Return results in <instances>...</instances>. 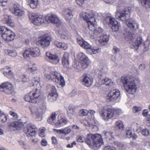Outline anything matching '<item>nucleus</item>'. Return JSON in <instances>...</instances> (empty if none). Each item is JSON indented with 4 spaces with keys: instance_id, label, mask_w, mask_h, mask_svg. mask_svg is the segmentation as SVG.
Wrapping results in <instances>:
<instances>
[{
    "instance_id": "1",
    "label": "nucleus",
    "mask_w": 150,
    "mask_h": 150,
    "mask_svg": "<svg viewBox=\"0 0 150 150\" xmlns=\"http://www.w3.org/2000/svg\"><path fill=\"white\" fill-rule=\"evenodd\" d=\"M120 81L127 92V94L128 97H129V94L134 95L135 93L137 82L135 78L132 76L122 77Z\"/></svg>"
},
{
    "instance_id": "2",
    "label": "nucleus",
    "mask_w": 150,
    "mask_h": 150,
    "mask_svg": "<svg viewBox=\"0 0 150 150\" xmlns=\"http://www.w3.org/2000/svg\"><path fill=\"white\" fill-rule=\"evenodd\" d=\"M130 13L129 10L117 11L115 17L117 19L122 21H126V24L130 29L135 30L138 28V24L136 22L131 20H128L130 18Z\"/></svg>"
},
{
    "instance_id": "3",
    "label": "nucleus",
    "mask_w": 150,
    "mask_h": 150,
    "mask_svg": "<svg viewBox=\"0 0 150 150\" xmlns=\"http://www.w3.org/2000/svg\"><path fill=\"white\" fill-rule=\"evenodd\" d=\"M114 113L117 115H119L122 113V112L119 108L114 109L111 107L106 106L103 108L100 112V115L103 119L107 121L113 117Z\"/></svg>"
},
{
    "instance_id": "4",
    "label": "nucleus",
    "mask_w": 150,
    "mask_h": 150,
    "mask_svg": "<svg viewBox=\"0 0 150 150\" xmlns=\"http://www.w3.org/2000/svg\"><path fill=\"white\" fill-rule=\"evenodd\" d=\"M86 142L89 147L93 149L96 147L98 148L103 144L102 137L99 134H88Z\"/></svg>"
},
{
    "instance_id": "5",
    "label": "nucleus",
    "mask_w": 150,
    "mask_h": 150,
    "mask_svg": "<svg viewBox=\"0 0 150 150\" xmlns=\"http://www.w3.org/2000/svg\"><path fill=\"white\" fill-rule=\"evenodd\" d=\"M0 30L2 37L5 41L9 42L14 39L15 35L11 30L4 26H1L0 27Z\"/></svg>"
},
{
    "instance_id": "6",
    "label": "nucleus",
    "mask_w": 150,
    "mask_h": 150,
    "mask_svg": "<svg viewBox=\"0 0 150 150\" xmlns=\"http://www.w3.org/2000/svg\"><path fill=\"white\" fill-rule=\"evenodd\" d=\"M51 37L47 34L38 38L37 40L36 44L42 48L49 46L50 44Z\"/></svg>"
},
{
    "instance_id": "7",
    "label": "nucleus",
    "mask_w": 150,
    "mask_h": 150,
    "mask_svg": "<svg viewBox=\"0 0 150 150\" xmlns=\"http://www.w3.org/2000/svg\"><path fill=\"white\" fill-rule=\"evenodd\" d=\"M40 54V50L38 47H31L25 50L23 53V55L24 58H27L30 56L38 57Z\"/></svg>"
},
{
    "instance_id": "8",
    "label": "nucleus",
    "mask_w": 150,
    "mask_h": 150,
    "mask_svg": "<svg viewBox=\"0 0 150 150\" xmlns=\"http://www.w3.org/2000/svg\"><path fill=\"white\" fill-rule=\"evenodd\" d=\"M29 18L34 25H40L45 21V16L42 15H38L34 13L30 14Z\"/></svg>"
},
{
    "instance_id": "9",
    "label": "nucleus",
    "mask_w": 150,
    "mask_h": 150,
    "mask_svg": "<svg viewBox=\"0 0 150 150\" xmlns=\"http://www.w3.org/2000/svg\"><path fill=\"white\" fill-rule=\"evenodd\" d=\"M105 21L111 27L113 31L117 32L119 30L120 24L115 18L110 16L107 17L105 19Z\"/></svg>"
},
{
    "instance_id": "10",
    "label": "nucleus",
    "mask_w": 150,
    "mask_h": 150,
    "mask_svg": "<svg viewBox=\"0 0 150 150\" xmlns=\"http://www.w3.org/2000/svg\"><path fill=\"white\" fill-rule=\"evenodd\" d=\"M47 88H50V90L48 96V101L50 102L55 101L58 97V95L56 93L55 86L48 85L47 86Z\"/></svg>"
},
{
    "instance_id": "11",
    "label": "nucleus",
    "mask_w": 150,
    "mask_h": 150,
    "mask_svg": "<svg viewBox=\"0 0 150 150\" xmlns=\"http://www.w3.org/2000/svg\"><path fill=\"white\" fill-rule=\"evenodd\" d=\"M120 95L119 90L118 89H113L107 94L106 99L109 102H113L118 98Z\"/></svg>"
},
{
    "instance_id": "12",
    "label": "nucleus",
    "mask_w": 150,
    "mask_h": 150,
    "mask_svg": "<svg viewBox=\"0 0 150 150\" xmlns=\"http://www.w3.org/2000/svg\"><path fill=\"white\" fill-rule=\"evenodd\" d=\"M79 80L82 84L87 87L90 86L92 83V79L89 74L86 73L83 74L80 77Z\"/></svg>"
},
{
    "instance_id": "13",
    "label": "nucleus",
    "mask_w": 150,
    "mask_h": 150,
    "mask_svg": "<svg viewBox=\"0 0 150 150\" xmlns=\"http://www.w3.org/2000/svg\"><path fill=\"white\" fill-rule=\"evenodd\" d=\"M45 21L48 23H52L59 26L61 21L57 15L54 14H49L45 16Z\"/></svg>"
},
{
    "instance_id": "14",
    "label": "nucleus",
    "mask_w": 150,
    "mask_h": 150,
    "mask_svg": "<svg viewBox=\"0 0 150 150\" xmlns=\"http://www.w3.org/2000/svg\"><path fill=\"white\" fill-rule=\"evenodd\" d=\"M78 58L80 61L81 68L84 69L88 67L90 63L89 59L82 52H80L79 54L77 56Z\"/></svg>"
},
{
    "instance_id": "15",
    "label": "nucleus",
    "mask_w": 150,
    "mask_h": 150,
    "mask_svg": "<svg viewBox=\"0 0 150 150\" xmlns=\"http://www.w3.org/2000/svg\"><path fill=\"white\" fill-rule=\"evenodd\" d=\"M45 59L47 61L53 64H57L59 61L58 55L52 54L49 52L46 53Z\"/></svg>"
},
{
    "instance_id": "16",
    "label": "nucleus",
    "mask_w": 150,
    "mask_h": 150,
    "mask_svg": "<svg viewBox=\"0 0 150 150\" xmlns=\"http://www.w3.org/2000/svg\"><path fill=\"white\" fill-rule=\"evenodd\" d=\"M83 15V17L87 22L88 27L89 25H92L93 24V22H95V20L94 17L95 14L93 12L85 13Z\"/></svg>"
},
{
    "instance_id": "17",
    "label": "nucleus",
    "mask_w": 150,
    "mask_h": 150,
    "mask_svg": "<svg viewBox=\"0 0 150 150\" xmlns=\"http://www.w3.org/2000/svg\"><path fill=\"white\" fill-rule=\"evenodd\" d=\"M19 6L17 4H12L9 8V10L12 13L16 15L21 16L24 15L25 12L19 8Z\"/></svg>"
},
{
    "instance_id": "18",
    "label": "nucleus",
    "mask_w": 150,
    "mask_h": 150,
    "mask_svg": "<svg viewBox=\"0 0 150 150\" xmlns=\"http://www.w3.org/2000/svg\"><path fill=\"white\" fill-rule=\"evenodd\" d=\"M35 126L31 123L28 124L26 127L24 128V131L25 133L27 134L28 137L33 136L35 134V132L34 130Z\"/></svg>"
},
{
    "instance_id": "19",
    "label": "nucleus",
    "mask_w": 150,
    "mask_h": 150,
    "mask_svg": "<svg viewBox=\"0 0 150 150\" xmlns=\"http://www.w3.org/2000/svg\"><path fill=\"white\" fill-rule=\"evenodd\" d=\"M52 73L53 74V79L57 83L59 81L60 84L62 87H63L65 85V81L63 77L62 76L60 73L57 71H52Z\"/></svg>"
},
{
    "instance_id": "20",
    "label": "nucleus",
    "mask_w": 150,
    "mask_h": 150,
    "mask_svg": "<svg viewBox=\"0 0 150 150\" xmlns=\"http://www.w3.org/2000/svg\"><path fill=\"white\" fill-rule=\"evenodd\" d=\"M58 33L59 37L62 39L67 40L69 38L68 31L64 26H61L59 28Z\"/></svg>"
},
{
    "instance_id": "21",
    "label": "nucleus",
    "mask_w": 150,
    "mask_h": 150,
    "mask_svg": "<svg viewBox=\"0 0 150 150\" xmlns=\"http://www.w3.org/2000/svg\"><path fill=\"white\" fill-rule=\"evenodd\" d=\"M45 108V106L43 107L42 108H38L35 106H32L30 109L31 113L32 114H35L37 117H41L42 115Z\"/></svg>"
},
{
    "instance_id": "22",
    "label": "nucleus",
    "mask_w": 150,
    "mask_h": 150,
    "mask_svg": "<svg viewBox=\"0 0 150 150\" xmlns=\"http://www.w3.org/2000/svg\"><path fill=\"white\" fill-rule=\"evenodd\" d=\"M1 20L4 24H7L10 27H13L15 26V24L11 20L10 16L7 15H4Z\"/></svg>"
},
{
    "instance_id": "23",
    "label": "nucleus",
    "mask_w": 150,
    "mask_h": 150,
    "mask_svg": "<svg viewBox=\"0 0 150 150\" xmlns=\"http://www.w3.org/2000/svg\"><path fill=\"white\" fill-rule=\"evenodd\" d=\"M30 95H31L33 99L34 100V103H36L38 102L39 97L40 95V91L36 88L35 90L30 92Z\"/></svg>"
},
{
    "instance_id": "24",
    "label": "nucleus",
    "mask_w": 150,
    "mask_h": 150,
    "mask_svg": "<svg viewBox=\"0 0 150 150\" xmlns=\"http://www.w3.org/2000/svg\"><path fill=\"white\" fill-rule=\"evenodd\" d=\"M26 71L28 72L34 73L37 71V68L36 64L33 62H29L28 64Z\"/></svg>"
},
{
    "instance_id": "25",
    "label": "nucleus",
    "mask_w": 150,
    "mask_h": 150,
    "mask_svg": "<svg viewBox=\"0 0 150 150\" xmlns=\"http://www.w3.org/2000/svg\"><path fill=\"white\" fill-rule=\"evenodd\" d=\"M69 54L65 52L62 59V64L64 67L68 68L69 67Z\"/></svg>"
},
{
    "instance_id": "26",
    "label": "nucleus",
    "mask_w": 150,
    "mask_h": 150,
    "mask_svg": "<svg viewBox=\"0 0 150 150\" xmlns=\"http://www.w3.org/2000/svg\"><path fill=\"white\" fill-rule=\"evenodd\" d=\"M12 89V85L8 82L3 83L0 85V91L4 92L6 90H11Z\"/></svg>"
},
{
    "instance_id": "27",
    "label": "nucleus",
    "mask_w": 150,
    "mask_h": 150,
    "mask_svg": "<svg viewBox=\"0 0 150 150\" xmlns=\"http://www.w3.org/2000/svg\"><path fill=\"white\" fill-rule=\"evenodd\" d=\"M77 43L83 48L86 49L90 47V45L89 44L84 41L81 38H77Z\"/></svg>"
},
{
    "instance_id": "28",
    "label": "nucleus",
    "mask_w": 150,
    "mask_h": 150,
    "mask_svg": "<svg viewBox=\"0 0 150 150\" xmlns=\"http://www.w3.org/2000/svg\"><path fill=\"white\" fill-rule=\"evenodd\" d=\"M86 49L88 50V51L89 52V53L91 54L99 53L100 52L101 50L100 48L92 47L91 45L90 48Z\"/></svg>"
},
{
    "instance_id": "29",
    "label": "nucleus",
    "mask_w": 150,
    "mask_h": 150,
    "mask_svg": "<svg viewBox=\"0 0 150 150\" xmlns=\"http://www.w3.org/2000/svg\"><path fill=\"white\" fill-rule=\"evenodd\" d=\"M54 44L58 48H61L63 50H66L68 47V45L67 44L58 41H55L54 42Z\"/></svg>"
},
{
    "instance_id": "30",
    "label": "nucleus",
    "mask_w": 150,
    "mask_h": 150,
    "mask_svg": "<svg viewBox=\"0 0 150 150\" xmlns=\"http://www.w3.org/2000/svg\"><path fill=\"white\" fill-rule=\"evenodd\" d=\"M53 75L51 70H46L44 72V77L47 80H54L53 77Z\"/></svg>"
},
{
    "instance_id": "31",
    "label": "nucleus",
    "mask_w": 150,
    "mask_h": 150,
    "mask_svg": "<svg viewBox=\"0 0 150 150\" xmlns=\"http://www.w3.org/2000/svg\"><path fill=\"white\" fill-rule=\"evenodd\" d=\"M139 2L143 7L146 8H150V0H138Z\"/></svg>"
},
{
    "instance_id": "32",
    "label": "nucleus",
    "mask_w": 150,
    "mask_h": 150,
    "mask_svg": "<svg viewBox=\"0 0 150 150\" xmlns=\"http://www.w3.org/2000/svg\"><path fill=\"white\" fill-rule=\"evenodd\" d=\"M88 28L91 31L94 32L95 33L100 34L103 32V30L100 28H98L96 29L95 27L94 26V23L91 25H89Z\"/></svg>"
},
{
    "instance_id": "33",
    "label": "nucleus",
    "mask_w": 150,
    "mask_h": 150,
    "mask_svg": "<svg viewBox=\"0 0 150 150\" xmlns=\"http://www.w3.org/2000/svg\"><path fill=\"white\" fill-rule=\"evenodd\" d=\"M101 83L103 84L110 86L113 85L114 83L111 79L108 78H105L101 80Z\"/></svg>"
},
{
    "instance_id": "34",
    "label": "nucleus",
    "mask_w": 150,
    "mask_h": 150,
    "mask_svg": "<svg viewBox=\"0 0 150 150\" xmlns=\"http://www.w3.org/2000/svg\"><path fill=\"white\" fill-rule=\"evenodd\" d=\"M11 126L13 127L16 128L17 129H20L23 127L22 123L20 122H12Z\"/></svg>"
},
{
    "instance_id": "35",
    "label": "nucleus",
    "mask_w": 150,
    "mask_h": 150,
    "mask_svg": "<svg viewBox=\"0 0 150 150\" xmlns=\"http://www.w3.org/2000/svg\"><path fill=\"white\" fill-rule=\"evenodd\" d=\"M115 125V128L117 129L122 130L124 128L123 122L121 120H118L116 121Z\"/></svg>"
},
{
    "instance_id": "36",
    "label": "nucleus",
    "mask_w": 150,
    "mask_h": 150,
    "mask_svg": "<svg viewBox=\"0 0 150 150\" xmlns=\"http://www.w3.org/2000/svg\"><path fill=\"white\" fill-rule=\"evenodd\" d=\"M142 42V40L141 37H139L137 38V40L132 44L134 47L137 48Z\"/></svg>"
},
{
    "instance_id": "37",
    "label": "nucleus",
    "mask_w": 150,
    "mask_h": 150,
    "mask_svg": "<svg viewBox=\"0 0 150 150\" xmlns=\"http://www.w3.org/2000/svg\"><path fill=\"white\" fill-rule=\"evenodd\" d=\"M20 81H23L28 82L30 81V78L28 76L25 75H23L20 76V78L18 79Z\"/></svg>"
},
{
    "instance_id": "38",
    "label": "nucleus",
    "mask_w": 150,
    "mask_h": 150,
    "mask_svg": "<svg viewBox=\"0 0 150 150\" xmlns=\"http://www.w3.org/2000/svg\"><path fill=\"white\" fill-rule=\"evenodd\" d=\"M71 131V129L68 128H67L63 129H59L57 130V132L59 134H63L66 135L69 133Z\"/></svg>"
},
{
    "instance_id": "39",
    "label": "nucleus",
    "mask_w": 150,
    "mask_h": 150,
    "mask_svg": "<svg viewBox=\"0 0 150 150\" xmlns=\"http://www.w3.org/2000/svg\"><path fill=\"white\" fill-rule=\"evenodd\" d=\"M96 43L97 45L99 46H103L105 44V43L104 42V41L103 40L100 36L96 38Z\"/></svg>"
},
{
    "instance_id": "40",
    "label": "nucleus",
    "mask_w": 150,
    "mask_h": 150,
    "mask_svg": "<svg viewBox=\"0 0 150 150\" xmlns=\"http://www.w3.org/2000/svg\"><path fill=\"white\" fill-rule=\"evenodd\" d=\"M30 7L33 9L36 8L38 5V0H29Z\"/></svg>"
},
{
    "instance_id": "41",
    "label": "nucleus",
    "mask_w": 150,
    "mask_h": 150,
    "mask_svg": "<svg viewBox=\"0 0 150 150\" xmlns=\"http://www.w3.org/2000/svg\"><path fill=\"white\" fill-rule=\"evenodd\" d=\"M103 133L106 138L111 139V138L113 137V133L111 131H103Z\"/></svg>"
},
{
    "instance_id": "42",
    "label": "nucleus",
    "mask_w": 150,
    "mask_h": 150,
    "mask_svg": "<svg viewBox=\"0 0 150 150\" xmlns=\"http://www.w3.org/2000/svg\"><path fill=\"white\" fill-rule=\"evenodd\" d=\"M25 100L29 102L34 103V100L33 99L31 95H30V93L28 95H26L24 97Z\"/></svg>"
},
{
    "instance_id": "43",
    "label": "nucleus",
    "mask_w": 150,
    "mask_h": 150,
    "mask_svg": "<svg viewBox=\"0 0 150 150\" xmlns=\"http://www.w3.org/2000/svg\"><path fill=\"white\" fill-rule=\"evenodd\" d=\"M76 140L77 142L83 143L85 142L86 143V140H85V137L82 136L77 135L76 137Z\"/></svg>"
},
{
    "instance_id": "44",
    "label": "nucleus",
    "mask_w": 150,
    "mask_h": 150,
    "mask_svg": "<svg viewBox=\"0 0 150 150\" xmlns=\"http://www.w3.org/2000/svg\"><path fill=\"white\" fill-rule=\"evenodd\" d=\"M58 123L59 125H65L67 123V121L64 118L61 117V115H59L58 117Z\"/></svg>"
},
{
    "instance_id": "45",
    "label": "nucleus",
    "mask_w": 150,
    "mask_h": 150,
    "mask_svg": "<svg viewBox=\"0 0 150 150\" xmlns=\"http://www.w3.org/2000/svg\"><path fill=\"white\" fill-rule=\"evenodd\" d=\"M134 35V34L131 33L130 32H126L125 38L126 39H127L128 40V39H129L131 41H132Z\"/></svg>"
},
{
    "instance_id": "46",
    "label": "nucleus",
    "mask_w": 150,
    "mask_h": 150,
    "mask_svg": "<svg viewBox=\"0 0 150 150\" xmlns=\"http://www.w3.org/2000/svg\"><path fill=\"white\" fill-rule=\"evenodd\" d=\"M141 132L142 134L144 136H147L148 135L150 136V130L144 129L142 130Z\"/></svg>"
},
{
    "instance_id": "47",
    "label": "nucleus",
    "mask_w": 150,
    "mask_h": 150,
    "mask_svg": "<svg viewBox=\"0 0 150 150\" xmlns=\"http://www.w3.org/2000/svg\"><path fill=\"white\" fill-rule=\"evenodd\" d=\"M4 69L5 70L3 71V74L5 75H11L12 72L11 70L10 69V68L8 67H5L4 68Z\"/></svg>"
},
{
    "instance_id": "48",
    "label": "nucleus",
    "mask_w": 150,
    "mask_h": 150,
    "mask_svg": "<svg viewBox=\"0 0 150 150\" xmlns=\"http://www.w3.org/2000/svg\"><path fill=\"white\" fill-rule=\"evenodd\" d=\"M150 44V41L147 40L144 44V52H146L148 51L149 49V45Z\"/></svg>"
},
{
    "instance_id": "49",
    "label": "nucleus",
    "mask_w": 150,
    "mask_h": 150,
    "mask_svg": "<svg viewBox=\"0 0 150 150\" xmlns=\"http://www.w3.org/2000/svg\"><path fill=\"white\" fill-rule=\"evenodd\" d=\"M8 55L12 57H15L17 55V53L15 50H8Z\"/></svg>"
},
{
    "instance_id": "50",
    "label": "nucleus",
    "mask_w": 150,
    "mask_h": 150,
    "mask_svg": "<svg viewBox=\"0 0 150 150\" xmlns=\"http://www.w3.org/2000/svg\"><path fill=\"white\" fill-rule=\"evenodd\" d=\"M45 130L46 129L45 127H43L42 128H40L39 136L41 137H44L45 136Z\"/></svg>"
},
{
    "instance_id": "51",
    "label": "nucleus",
    "mask_w": 150,
    "mask_h": 150,
    "mask_svg": "<svg viewBox=\"0 0 150 150\" xmlns=\"http://www.w3.org/2000/svg\"><path fill=\"white\" fill-rule=\"evenodd\" d=\"M71 13H72V11L69 8H64L63 10L62 14L64 16Z\"/></svg>"
},
{
    "instance_id": "52",
    "label": "nucleus",
    "mask_w": 150,
    "mask_h": 150,
    "mask_svg": "<svg viewBox=\"0 0 150 150\" xmlns=\"http://www.w3.org/2000/svg\"><path fill=\"white\" fill-rule=\"evenodd\" d=\"M68 109L69 110L67 111V113L69 116H71L74 114V108H72L71 106H69Z\"/></svg>"
},
{
    "instance_id": "53",
    "label": "nucleus",
    "mask_w": 150,
    "mask_h": 150,
    "mask_svg": "<svg viewBox=\"0 0 150 150\" xmlns=\"http://www.w3.org/2000/svg\"><path fill=\"white\" fill-rule=\"evenodd\" d=\"M100 37L104 41V42L105 44H106L109 40V36L107 35H104L101 36Z\"/></svg>"
},
{
    "instance_id": "54",
    "label": "nucleus",
    "mask_w": 150,
    "mask_h": 150,
    "mask_svg": "<svg viewBox=\"0 0 150 150\" xmlns=\"http://www.w3.org/2000/svg\"><path fill=\"white\" fill-rule=\"evenodd\" d=\"M89 112V111L86 110H81L79 112V114L81 115H86Z\"/></svg>"
},
{
    "instance_id": "55",
    "label": "nucleus",
    "mask_w": 150,
    "mask_h": 150,
    "mask_svg": "<svg viewBox=\"0 0 150 150\" xmlns=\"http://www.w3.org/2000/svg\"><path fill=\"white\" fill-rule=\"evenodd\" d=\"M20 144L21 147L24 148L25 149H29V146L24 142L21 141L20 142Z\"/></svg>"
},
{
    "instance_id": "56",
    "label": "nucleus",
    "mask_w": 150,
    "mask_h": 150,
    "mask_svg": "<svg viewBox=\"0 0 150 150\" xmlns=\"http://www.w3.org/2000/svg\"><path fill=\"white\" fill-rule=\"evenodd\" d=\"M65 19L67 21H69L71 18L73 17V15L72 13L69 14H67L65 16H64Z\"/></svg>"
},
{
    "instance_id": "57",
    "label": "nucleus",
    "mask_w": 150,
    "mask_h": 150,
    "mask_svg": "<svg viewBox=\"0 0 150 150\" xmlns=\"http://www.w3.org/2000/svg\"><path fill=\"white\" fill-rule=\"evenodd\" d=\"M33 80L34 82L33 83V86H34L35 85H37L40 82L39 78V77H35L34 78Z\"/></svg>"
},
{
    "instance_id": "58",
    "label": "nucleus",
    "mask_w": 150,
    "mask_h": 150,
    "mask_svg": "<svg viewBox=\"0 0 150 150\" xmlns=\"http://www.w3.org/2000/svg\"><path fill=\"white\" fill-rule=\"evenodd\" d=\"M141 109V107H134L133 108V111L134 113H136L140 111Z\"/></svg>"
},
{
    "instance_id": "59",
    "label": "nucleus",
    "mask_w": 150,
    "mask_h": 150,
    "mask_svg": "<svg viewBox=\"0 0 150 150\" xmlns=\"http://www.w3.org/2000/svg\"><path fill=\"white\" fill-rule=\"evenodd\" d=\"M126 133L127 136L128 138H130L132 137V133L131 130H127Z\"/></svg>"
},
{
    "instance_id": "60",
    "label": "nucleus",
    "mask_w": 150,
    "mask_h": 150,
    "mask_svg": "<svg viewBox=\"0 0 150 150\" xmlns=\"http://www.w3.org/2000/svg\"><path fill=\"white\" fill-rule=\"evenodd\" d=\"M7 0H0V5L5 6L7 4Z\"/></svg>"
},
{
    "instance_id": "61",
    "label": "nucleus",
    "mask_w": 150,
    "mask_h": 150,
    "mask_svg": "<svg viewBox=\"0 0 150 150\" xmlns=\"http://www.w3.org/2000/svg\"><path fill=\"white\" fill-rule=\"evenodd\" d=\"M104 150H115V149L113 147L107 146L104 147Z\"/></svg>"
},
{
    "instance_id": "62",
    "label": "nucleus",
    "mask_w": 150,
    "mask_h": 150,
    "mask_svg": "<svg viewBox=\"0 0 150 150\" xmlns=\"http://www.w3.org/2000/svg\"><path fill=\"white\" fill-rule=\"evenodd\" d=\"M9 114L13 116V117H15L16 118H17L18 117V115L16 113H15L13 112H12L11 111H10L9 112Z\"/></svg>"
},
{
    "instance_id": "63",
    "label": "nucleus",
    "mask_w": 150,
    "mask_h": 150,
    "mask_svg": "<svg viewBox=\"0 0 150 150\" xmlns=\"http://www.w3.org/2000/svg\"><path fill=\"white\" fill-rule=\"evenodd\" d=\"M85 0H76V2L77 4L81 6Z\"/></svg>"
},
{
    "instance_id": "64",
    "label": "nucleus",
    "mask_w": 150,
    "mask_h": 150,
    "mask_svg": "<svg viewBox=\"0 0 150 150\" xmlns=\"http://www.w3.org/2000/svg\"><path fill=\"white\" fill-rule=\"evenodd\" d=\"M41 144L42 146H45L47 145V141L44 139H42L41 142Z\"/></svg>"
}]
</instances>
